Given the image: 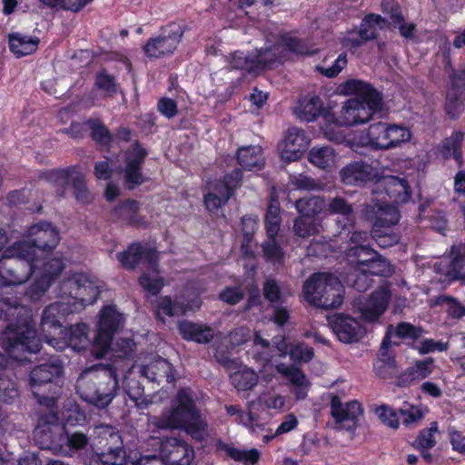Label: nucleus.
<instances>
[{
    "instance_id": "f257e3e1",
    "label": "nucleus",
    "mask_w": 465,
    "mask_h": 465,
    "mask_svg": "<svg viewBox=\"0 0 465 465\" xmlns=\"http://www.w3.org/2000/svg\"><path fill=\"white\" fill-rule=\"evenodd\" d=\"M0 248V278L5 288H0V320L7 322L0 334V346L16 361H28V354H35L42 349L31 308L21 303L7 287L27 282L36 272L40 260L33 253L25 241L9 245L4 252Z\"/></svg>"
},
{
    "instance_id": "f03ea898",
    "label": "nucleus",
    "mask_w": 465,
    "mask_h": 465,
    "mask_svg": "<svg viewBox=\"0 0 465 465\" xmlns=\"http://www.w3.org/2000/svg\"><path fill=\"white\" fill-rule=\"evenodd\" d=\"M175 400L176 406L162 414L158 426L162 429L183 430L193 440L202 442L208 425L196 406L192 389H180Z\"/></svg>"
},
{
    "instance_id": "7ed1b4c3",
    "label": "nucleus",
    "mask_w": 465,
    "mask_h": 465,
    "mask_svg": "<svg viewBox=\"0 0 465 465\" xmlns=\"http://www.w3.org/2000/svg\"><path fill=\"white\" fill-rule=\"evenodd\" d=\"M75 387L83 401L98 409H105L119 391L117 368L107 364L87 370L81 373Z\"/></svg>"
},
{
    "instance_id": "20e7f679",
    "label": "nucleus",
    "mask_w": 465,
    "mask_h": 465,
    "mask_svg": "<svg viewBox=\"0 0 465 465\" xmlns=\"http://www.w3.org/2000/svg\"><path fill=\"white\" fill-rule=\"evenodd\" d=\"M64 364L60 359L52 358L47 362L35 366L29 372V387L37 402L46 408L56 406L61 393Z\"/></svg>"
},
{
    "instance_id": "39448f33",
    "label": "nucleus",
    "mask_w": 465,
    "mask_h": 465,
    "mask_svg": "<svg viewBox=\"0 0 465 465\" xmlns=\"http://www.w3.org/2000/svg\"><path fill=\"white\" fill-rule=\"evenodd\" d=\"M361 216L371 224V239L383 249L396 245L401 235L394 232L401 214L398 207L390 204L367 203L363 204Z\"/></svg>"
},
{
    "instance_id": "423d86ee",
    "label": "nucleus",
    "mask_w": 465,
    "mask_h": 465,
    "mask_svg": "<svg viewBox=\"0 0 465 465\" xmlns=\"http://www.w3.org/2000/svg\"><path fill=\"white\" fill-rule=\"evenodd\" d=\"M302 293L310 303L326 310L340 307L343 302V286L332 273L312 274L302 286Z\"/></svg>"
},
{
    "instance_id": "0eeeda50",
    "label": "nucleus",
    "mask_w": 465,
    "mask_h": 465,
    "mask_svg": "<svg viewBox=\"0 0 465 465\" xmlns=\"http://www.w3.org/2000/svg\"><path fill=\"white\" fill-rule=\"evenodd\" d=\"M183 21H173L160 27L157 35L150 37L143 45L144 55L150 60L169 57L174 54L185 33Z\"/></svg>"
},
{
    "instance_id": "6e6552de",
    "label": "nucleus",
    "mask_w": 465,
    "mask_h": 465,
    "mask_svg": "<svg viewBox=\"0 0 465 465\" xmlns=\"http://www.w3.org/2000/svg\"><path fill=\"white\" fill-rule=\"evenodd\" d=\"M123 315L114 305L104 306L99 312L96 334L91 352L96 359L104 358L110 349L114 334L123 324Z\"/></svg>"
},
{
    "instance_id": "1a4fd4ad",
    "label": "nucleus",
    "mask_w": 465,
    "mask_h": 465,
    "mask_svg": "<svg viewBox=\"0 0 465 465\" xmlns=\"http://www.w3.org/2000/svg\"><path fill=\"white\" fill-rule=\"evenodd\" d=\"M122 268L134 271L140 263H144L153 273L160 272V254L156 247L148 242H132L127 248L116 254Z\"/></svg>"
},
{
    "instance_id": "9d476101",
    "label": "nucleus",
    "mask_w": 465,
    "mask_h": 465,
    "mask_svg": "<svg viewBox=\"0 0 465 465\" xmlns=\"http://www.w3.org/2000/svg\"><path fill=\"white\" fill-rule=\"evenodd\" d=\"M372 192L381 196V200L390 202V205H397L408 203L411 198V189L406 178L394 175L378 176L373 183ZM371 203H381L371 201ZM383 204H389L384 203Z\"/></svg>"
},
{
    "instance_id": "9b49d317",
    "label": "nucleus",
    "mask_w": 465,
    "mask_h": 465,
    "mask_svg": "<svg viewBox=\"0 0 465 465\" xmlns=\"http://www.w3.org/2000/svg\"><path fill=\"white\" fill-rule=\"evenodd\" d=\"M59 289L61 296L71 298L84 306L94 304L100 295L94 283L82 272L64 279Z\"/></svg>"
},
{
    "instance_id": "f8f14e48",
    "label": "nucleus",
    "mask_w": 465,
    "mask_h": 465,
    "mask_svg": "<svg viewBox=\"0 0 465 465\" xmlns=\"http://www.w3.org/2000/svg\"><path fill=\"white\" fill-rule=\"evenodd\" d=\"M341 92L346 95H356L357 102L376 113L384 106L383 94L372 84L360 79H348L340 85Z\"/></svg>"
},
{
    "instance_id": "ddd939ff",
    "label": "nucleus",
    "mask_w": 465,
    "mask_h": 465,
    "mask_svg": "<svg viewBox=\"0 0 465 465\" xmlns=\"http://www.w3.org/2000/svg\"><path fill=\"white\" fill-rule=\"evenodd\" d=\"M277 63L274 53L269 49H259L254 57L246 55L243 52L235 51L231 54L230 64L233 69L245 71L248 74H258L265 69H272Z\"/></svg>"
},
{
    "instance_id": "4468645a",
    "label": "nucleus",
    "mask_w": 465,
    "mask_h": 465,
    "mask_svg": "<svg viewBox=\"0 0 465 465\" xmlns=\"http://www.w3.org/2000/svg\"><path fill=\"white\" fill-rule=\"evenodd\" d=\"M159 458L164 465H190L194 459V450L184 440L165 438L160 442Z\"/></svg>"
},
{
    "instance_id": "2eb2a0df",
    "label": "nucleus",
    "mask_w": 465,
    "mask_h": 465,
    "mask_svg": "<svg viewBox=\"0 0 465 465\" xmlns=\"http://www.w3.org/2000/svg\"><path fill=\"white\" fill-rule=\"evenodd\" d=\"M27 232L30 240L25 242L32 247L35 257H38V252L51 253L60 241L59 232L51 223L43 222L33 224L28 228Z\"/></svg>"
},
{
    "instance_id": "dca6fc26",
    "label": "nucleus",
    "mask_w": 465,
    "mask_h": 465,
    "mask_svg": "<svg viewBox=\"0 0 465 465\" xmlns=\"http://www.w3.org/2000/svg\"><path fill=\"white\" fill-rule=\"evenodd\" d=\"M327 322L343 343L357 342L364 336L365 330L361 322L348 314L333 313L327 317Z\"/></svg>"
},
{
    "instance_id": "f3484780",
    "label": "nucleus",
    "mask_w": 465,
    "mask_h": 465,
    "mask_svg": "<svg viewBox=\"0 0 465 465\" xmlns=\"http://www.w3.org/2000/svg\"><path fill=\"white\" fill-rule=\"evenodd\" d=\"M146 156L147 151L138 142L134 143L125 160L124 181L126 189L134 190L146 181L142 173Z\"/></svg>"
},
{
    "instance_id": "a211bd4d",
    "label": "nucleus",
    "mask_w": 465,
    "mask_h": 465,
    "mask_svg": "<svg viewBox=\"0 0 465 465\" xmlns=\"http://www.w3.org/2000/svg\"><path fill=\"white\" fill-rule=\"evenodd\" d=\"M141 203L134 199H125L116 204L110 213L113 223L123 227L140 228L146 224L140 213Z\"/></svg>"
},
{
    "instance_id": "6ab92c4d",
    "label": "nucleus",
    "mask_w": 465,
    "mask_h": 465,
    "mask_svg": "<svg viewBox=\"0 0 465 465\" xmlns=\"http://www.w3.org/2000/svg\"><path fill=\"white\" fill-rule=\"evenodd\" d=\"M356 105L350 104L348 100L342 106L341 116L337 118L333 114L326 112L324 114L325 125L322 127L325 136L331 141L340 143L344 139V135L336 131V128L341 126H353L357 125L359 120L356 119Z\"/></svg>"
},
{
    "instance_id": "aec40b11",
    "label": "nucleus",
    "mask_w": 465,
    "mask_h": 465,
    "mask_svg": "<svg viewBox=\"0 0 465 465\" xmlns=\"http://www.w3.org/2000/svg\"><path fill=\"white\" fill-rule=\"evenodd\" d=\"M363 413L361 404L357 401H350L344 406L338 395H332L331 399V415L336 424L346 429L354 430L359 417Z\"/></svg>"
},
{
    "instance_id": "412c9836",
    "label": "nucleus",
    "mask_w": 465,
    "mask_h": 465,
    "mask_svg": "<svg viewBox=\"0 0 465 465\" xmlns=\"http://www.w3.org/2000/svg\"><path fill=\"white\" fill-rule=\"evenodd\" d=\"M341 182L351 186H364L368 183L375 182L378 173L373 166L365 161H352L340 171Z\"/></svg>"
},
{
    "instance_id": "4be33fe9",
    "label": "nucleus",
    "mask_w": 465,
    "mask_h": 465,
    "mask_svg": "<svg viewBox=\"0 0 465 465\" xmlns=\"http://www.w3.org/2000/svg\"><path fill=\"white\" fill-rule=\"evenodd\" d=\"M68 312V306L59 302L49 304L43 311L40 325L43 332L47 333L46 338L50 344L56 341L54 335L64 328L63 322Z\"/></svg>"
},
{
    "instance_id": "5701e85b",
    "label": "nucleus",
    "mask_w": 465,
    "mask_h": 465,
    "mask_svg": "<svg viewBox=\"0 0 465 465\" xmlns=\"http://www.w3.org/2000/svg\"><path fill=\"white\" fill-rule=\"evenodd\" d=\"M391 298V292L388 286L378 287L361 304V317L369 322H376L386 312Z\"/></svg>"
},
{
    "instance_id": "b1692460",
    "label": "nucleus",
    "mask_w": 465,
    "mask_h": 465,
    "mask_svg": "<svg viewBox=\"0 0 465 465\" xmlns=\"http://www.w3.org/2000/svg\"><path fill=\"white\" fill-rule=\"evenodd\" d=\"M310 139L303 130L297 127L289 128L284 135L281 158L287 163L301 159L307 151Z\"/></svg>"
},
{
    "instance_id": "393cba45",
    "label": "nucleus",
    "mask_w": 465,
    "mask_h": 465,
    "mask_svg": "<svg viewBox=\"0 0 465 465\" xmlns=\"http://www.w3.org/2000/svg\"><path fill=\"white\" fill-rule=\"evenodd\" d=\"M390 124L378 122L371 124L365 132L353 137V143L374 150H388Z\"/></svg>"
},
{
    "instance_id": "a878e982",
    "label": "nucleus",
    "mask_w": 465,
    "mask_h": 465,
    "mask_svg": "<svg viewBox=\"0 0 465 465\" xmlns=\"http://www.w3.org/2000/svg\"><path fill=\"white\" fill-rule=\"evenodd\" d=\"M450 83L446 94L444 111L450 119L457 120L465 109V85L462 86L460 84L463 79L460 74L455 72L450 75Z\"/></svg>"
},
{
    "instance_id": "bb28decb",
    "label": "nucleus",
    "mask_w": 465,
    "mask_h": 465,
    "mask_svg": "<svg viewBox=\"0 0 465 465\" xmlns=\"http://www.w3.org/2000/svg\"><path fill=\"white\" fill-rule=\"evenodd\" d=\"M88 331L89 326L84 322L64 327L58 333L59 337L55 343L59 349L71 347L75 351H84L89 343Z\"/></svg>"
},
{
    "instance_id": "cd10ccee",
    "label": "nucleus",
    "mask_w": 465,
    "mask_h": 465,
    "mask_svg": "<svg viewBox=\"0 0 465 465\" xmlns=\"http://www.w3.org/2000/svg\"><path fill=\"white\" fill-rule=\"evenodd\" d=\"M81 170L79 165H70L65 168L46 170L40 174L41 179L55 187V194L64 198L68 186L73 183V177Z\"/></svg>"
},
{
    "instance_id": "c85d7f7f",
    "label": "nucleus",
    "mask_w": 465,
    "mask_h": 465,
    "mask_svg": "<svg viewBox=\"0 0 465 465\" xmlns=\"http://www.w3.org/2000/svg\"><path fill=\"white\" fill-rule=\"evenodd\" d=\"M177 329L184 341L198 344H208L214 338L213 329L207 324L183 320L178 323Z\"/></svg>"
},
{
    "instance_id": "c756f323",
    "label": "nucleus",
    "mask_w": 465,
    "mask_h": 465,
    "mask_svg": "<svg viewBox=\"0 0 465 465\" xmlns=\"http://www.w3.org/2000/svg\"><path fill=\"white\" fill-rule=\"evenodd\" d=\"M215 452L218 457L223 459L229 457L235 461H242L244 465H254L260 458L261 453L257 449L248 450L234 448L232 443H226L222 439L214 440Z\"/></svg>"
},
{
    "instance_id": "7c9ffc66",
    "label": "nucleus",
    "mask_w": 465,
    "mask_h": 465,
    "mask_svg": "<svg viewBox=\"0 0 465 465\" xmlns=\"http://www.w3.org/2000/svg\"><path fill=\"white\" fill-rule=\"evenodd\" d=\"M235 158L241 169L261 171L265 165L262 148L260 145H246L238 148Z\"/></svg>"
},
{
    "instance_id": "2f4dec72",
    "label": "nucleus",
    "mask_w": 465,
    "mask_h": 465,
    "mask_svg": "<svg viewBox=\"0 0 465 465\" xmlns=\"http://www.w3.org/2000/svg\"><path fill=\"white\" fill-rule=\"evenodd\" d=\"M432 358L418 360L412 366L408 367L398 379L400 386H409L414 381L427 378L432 372Z\"/></svg>"
},
{
    "instance_id": "473e14b6",
    "label": "nucleus",
    "mask_w": 465,
    "mask_h": 465,
    "mask_svg": "<svg viewBox=\"0 0 465 465\" xmlns=\"http://www.w3.org/2000/svg\"><path fill=\"white\" fill-rule=\"evenodd\" d=\"M39 43L40 40L37 36L20 33H12L8 35L9 49L17 58L34 54L37 50Z\"/></svg>"
},
{
    "instance_id": "72a5a7b5",
    "label": "nucleus",
    "mask_w": 465,
    "mask_h": 465,
    "mask_svg": "<svg viewBox=\"0 0 465 465\" xmlns=\"http://www.w3.org/2000/svg\"><path fill=\"white\" fill-rule=\"evenodd\" d=\"M143 372L151 381L158 383L163 380L168 383L174 382L176 380L175 370L173 364L168 360L163 358H160L148 366H144L143 368Z\"/></svg>"
},
{
    "instance_id": "f704fd0d",
    "label": "nucleus",
    "mask_w": 465,
    "mask_h": 465,
    "mask_svg": "<svg viewBox=\"0 0 465 465\" xmlns=\"http://www.w3.org/2000/svg\"><path fill=\"white\" fill-rule=\"evenodd\" d=\"M437 431V422H433L430 428L420 430L415 440L411 442V446L420 452L421 457L428 463H431L433 460L429 450L437 443L435 439Z\"/></svg>"
},
{
    "instance_id": "c9c22d12",
    "label": "nucleus",
    "mask_w": 465,
    "mask_h": 465,
    "mask_svg": "<svg viewBox=\"0 0 465 465\" xmlns=\"http://www.w3.org/2000/svg\"><path fill=\"white\" fill-rule=\"evenodd\" d=\"M323 103L317 95L306 96L299 101L295 114L300 120L308 123L315 121L321 114L324 116Z\"/></svg>"
},
{
    "instance_id": "e433bc0d",
    "label": "nucleus",
    "mask_w": 465,
    "mask_h": 465,
    "mask_svg": "<svg viewBox=\"0 0 465 465\" xmlns=\"http://www.w3.org/2000/svg\"><path fill=\"white\" fill-rule=\"evenodd\" d=\"M387 19L381 15L369 13L362 18L360 29L358 32L365 41L376 40L379 36V30H383L386 27Z\"/></svg>"
},
{
    "instance_id": "4c0bfd02",
    "label": "nucleus",
    "mask_w": 465,
    "mask_h": 465,
    "mask_svg": "<svg viewBox=\"0 0 465 465\" xmlns=\"http://www.w3.org/2000/svg\"><path fill=\"white\" fill-rule=\"evenodd\" d=\"M54 429L57 431H54L51 426L37 429L35 431V440L40 449L50 450H61L62 427L55 426Z\"/></svg>"
},
{
    "instance_id": "58836bf2",
    "label": "nucleus",
    "mask_w": 465,
    "mask_h": 465,
    "mask_svg": "<svg viewBox=\"0 0 465 465\" xmlns=\"http://www.w3.org/2000/svg\"><path fill=\"white\" fill-rule=\"evenodd\" d=\"M464 134L461 131H454L450 136L442 140L440 146V153L443 159L449 160L451 157L458 163L462 160V142Z\"/></svg>"
},
{
    "instance_id": "ea45409f",
    "label": "nucleus",
    "mask_w": 465,
    "mask_h": 465,
    "mask_svg": "<svg viewBox=\"0 0 465 465\" xmlns=\"http://www.w3.org/2000/svg\"><path fill=\"white\" fill-rule=\"evenodd\" d=\"M20 395L17 379L12 371H0V401L12 404Z\"/></svg>"
},
{
    "instance_id": "a19ab883",
    "label": "nucleus",
    "mask_w": 465,
    "mask_h": 465,
    "mask_svg": "<svg viewBox=\"0 0 465 465\" xmlns=\"http://www.w3.org/2000/svg\"><path fill=\"white\" fill-rule=\"evenodd\" d=\"M243 173L241 168H235L232 172L225 173L221 179L214 182L213 191H220L226 193V198L231 199L236 190L242 186Z\"/></svg>"
},
{
    "instance_id": "79ce46f5",
    "label": "nucleus",
    "mask_w": 465,
    "mask_h": 465,
    "mask_svg": "<svg viewBox=\"0 0 465 465\" xmlns=\"http://www.w3.org/2000/svg\"><path fill=\"white\" fill-rule=\"evenodd\" d=\"M90 130V137L98 145L110 147L114 143V135L100 118L90 117L85 120Z\"/></svg>"
},
{
    "instance_id": "37998d69",
    "label": "nucleus",
    "mask_w": 465,
    "mask_h": 465,
    "mask_svg": "<svg viewBox=\"0 0 465 465\" xmlns=\"http://www.w3.org/2000/svg\"><path fill=\"white\" fill-rule=\"evenodd\" d=\"M379 252L371 245L370 246H351L345 251V257L352 267H366Z\"/></svg>"
},
{
    "instance_id": "c03bdc74",
    "label": "nucleus",
    "mask_w": 465,
    "mask_h": 465,
    "mask_svg": "<svg viewBox=\"0 0 465 465\" xmlns=\"http://www.w3.org/2000/svg\"><path fill=\"white\" fill-rule=\"evenodd\" d=\"M40 260L38 268V276L42 279L48 281L51 285L61 274L64 269V263L61 258L56 257H39Z\"/></svg>"
},
{
    "instance_id": "a18cd8bd",
    "label": "nucleus",
    "mask_w": 465,
    "mask_h": 465,
    "mask_svg": "<svg viewBox=\"0 0 465 465\" xmlns=\"http://www.w3.org/2000/svg\"><path fill=\"white\" fill-rule=\"evenodd\" d=\"M279 39L286 50L296 55L312 56L316 54L308 40L293 36L291 33L280 35Z\"/></svg>"
},
{
    "instance_id": "49530a36",
    "label": "nucleus",
    "mask_w": 465,
    "mask_h": 465,
    "mask_svg": "<svg viewBox=\"0 0 465 465\" xmlns=\"http://www.w3.org/2000/svg\"><path fill=\"white\" fill-rule=\"evenodd\" d=\"M190 310V305L187 301L183 298L172 299L171 296L165 295L160 298L157 303V315L163 312L168 317L178 315H184Z\"/></svg>"
},
{
    "instance_id": "de8ad7c7",
    "label": "nucleus",
    "mask_w": 465,
    "mask_h": 465,
    "mask_svg": "<svg viewBox=\"0 0 465 465\" xmlns=\"http://www.w3.org/2000/svg\"><path fill=\"white\" fill-rule=\"evenodd\" d=\"M281 223L280 203L277 200L272 199L264 216V225L269 239L276 237L280 230Z\"/></svg>"
},
{
    "instance_id": "09e8293b",
    "label": "nucleus",
    "mask_w": 465,
    "mask_h": 465,
    "mask_svg": "<svg viewBox=\"0 0 465 465\" xmlns=\"http://www.w3.org/2000/svg\"><path fill=\"white\" fill-rule=\"evenodd\" d=\"M136 344L132 338H119L111 342L110 349L106 355L114 359L131 361L134 358Z\"/></svg>"
},
{
    "instance_id": "8fccbe9b",
    "label": "nucleus",
    "mask_w": 465,
    "mask_h": 465,
    "mask_svg": "<svg viewBox=\"0 0 465 465\" xmlns=\"http://www.w3.org/2000/svg\"><path fill=\"white\" fill-rule=\"evenodd\" d=\"M295 207L301 215L315 219L324 207V200L320 196L302 197L296 201Z\"/></svg>"
},
{
    "instance_id": "3c124183",
    "label": "nucleus",
    "mask_w": 465,
    "mask_h": 465,
    "mask_svg": "<svg viewBox=\"0 0 465 465\" xmlns=\"http://www.w3.org/2000/svg\"><path fill=\"white\" fill-rule=\"evenodd\" d=\"M309 161L319 168L327 169L335 162V152L330 146L312 147L309 152Z\"/></svg>"
},
{
    "instance_id": "603ef678",
    "label": "nucleus",
    "mask_w": 465,
    "mask_h": 465,
    "mask_svg": "<svg viewBox=\"0 0 465 465\" xmlns=\"http://www.w3.org/2000/svg\"><path fill=\"white\" fill-rule=\"evenodd\" d=\"M353 271L349 272L345 278L348 286L359 292H364L374 283L373 278L363 269L353 267Z\"/></svg>"
},
{
    "instance_id": "864d4df0",
    "label": "nucleus",
    "mask_w": 465,
    "mask_h": 465,
    "mask_svg": "<svg viewBox=\"0 0 465 465\" xmlns=\"http://www.w3.org/2000/svg\"><path fill=\"white\" fill-rule=\"evenodd\" d=\"M230 381L237 391H246L252 390L257 384L258 376L252 370L244 369L231 374Z\"/></svg>"
},
{
    "instance_id": "5fc2aeb1",
    "label": "nucleus",
    "mask_w": 465,
    "mask_h": 465,
    "mask_svg": "<svg viewBox=\"0 0 465 465\" xmlns=\"http://www.w3.org/2000/svg\"><path fill=\"white\" fill-rule=\"evenodd\" d=\"M329 211L331 213L343 216L347 222L343 228L353 223L355 217L353 206L345 198L341 196L332 198L329 203Z\"/></svg>"
},
{
    "instance_id": "6e6d98bb",
    "label": "nucleus",
    "mask_w": 465,
    "mask_h": 465,
    "mask_svg": "<svg viewBox=\"0 0 465 465\" xmlns=\"http://www.w3.org/2000/svg\"><path fill=\"white\" fill-rule=\"evenodd\" d=\"M423 333L424 329L421 326H416L408 322H401L395 328L396 337L402 340L406 345L408 342L416 343Z\"/></svg>"
},
{
    "instance_id": "4d7b16f0",
    "label": "nucleus",
    "mask_w": 465,
    "mask_h": 465,
    "mask_svg": "<svg viewBox=\"0 0 465 465\" xmlns=\"http://www.w3.org/2000/svg\"><path fill=\"white\" fill-rule=\"evenodd\" d=\"M94 86L102 91L107 97H113L118 90V84L113 74L103 69L96 73L94 77Z\"/></svg>"
},
{
    "instance_id": "13d9d810",
    "label": "nucleus",
    "mask_w": 465,
    "mask_h": 465,
    "mask_svg": "<svg viewBox=\"0 0 465 465\" xmlns=\"http://www.w3.org/2000/svg\"><path fill=\"white\" fill-rule=\"evenodd\" d=\"M73 193L75 200L82 204H88L92 202L93 196L86 185L85 175L80 170L73 177Z\"/></svg>"
},
{
    "instance_id": "bf43d9fd",
    "label": "nucleus",
    "mask_w": 465,
    "mask_h": 465,
    "mask_svg": "<svg viewBox=\"0 0 465 465\" xmlns=\"http://www.w3.org/2000/svg\"><path fill=\"white\" fill-rule=\"evenodd\" d=\"M381 12L387 19L386 27L391 29V26L397 22H402L404 15L401 5L396 0H382L381 3Z\"/></svg>"
},
{
    "instance_id": "052dcab7",
    "label": "nucleus",
    "mask_w": 465,
    "mask_h": 465,
    "mask_svg": "<svg viewBox=\"0 0 465 465\" xmlns=\"http://www.w3.org/2000/svg\"><path fill=\"white\" fill-rule=\"evenodd\" d=\"M262 258L266 262L282 264L284 262V253L275 238L269 239L262 243Z\"/></svg>"
},
{
    "instance_id": "680f3d73",
    "label": "nucleus",
    "mask_w": 465,
    "mask_h": 465,
    "mask_svg": "<svg viewBox=\"0 0 465 465\" xmlns=\"http://www.w3.org/2000/svg\"><path fill=\"white\" fill-rule=\"evenodd\" d=\"M87 444L88 438L86 434L81 431L69 433L64 426L62 427L61 449L66 446L70 450H79L84 449Z\"/></svg>"
},
{
    "instance_id": "e2e57ef3",
    "label": "nucleus",
    "mask_w": 465,
    "mask_h": 465,
    "mask_svg": "<svg viewBox=\"0 0 465 465\" xmlns=\"http://www.w3.org/2000/svg\"><path fill=\"white\" fill-rule=\"evenodd\" d=\"M370 276L389 277L392 273L390 262L380 253L366 267H361Z\"/></svg>"
},
{
    "instance_id": "0e129e2a",
    "label": "nucleus",
    "mask_w": 465,
    "mask_h": 465,
    "mask_svg": "<svg viewBox=\"0 0 465 465\" xmlns=\"http://www.w3.org/2000/svg\"><path fill=\"white\" fill-rule=\"evenodd\" d=\"M411 137V133L409 128L402 124H390L389 128V141L391 144H388V150L396 148L401 143H407Z\"/></svg>"
},
{
    "instance_id": "69168bd1",
    "label": "nucleus",
    "mask_w": 465,
    "mask_h": 465,
    "mask_svg": "<svg viewBox=\"0 0 465 465\" xmlns=\"http://www.w3.org/2000/svg\"><path fill=\"white\" fill-rule=\"evenodd\" d=\"M294 233L302 238H306L318 232L316 219L301 215L294 220Z\"/></svg>"
},
{
    "instance_id": "338daca9",
    "label": "nucleus",
    "mask_w": 465,
    "mask_h": 465,
    "mask_svg": "<svg viewBox=\"0 0 465 465\" xmlns=\"http://www.w3.org/2000/svg\"><path fill=\"white\" fill-rule=\"evenodd\" d=\"M407 346L418 351L421 355L429 354L434 351H446L449 348L448 342L442 341H435L431 338L422 340L419 344L408 342Z\"/></svg>"
},
{
    "instance_id": "774afa93",
    "label": "nucleus",
    "mask_w": 465,
    "mask_h": 465,
    "mask_svg": "<svg viewBox=\"0 0 465 465\" xmlns=\"http://www.w3.org/2000/svg\"><path fill=\"white\" fill-rule=\"evenodd\" d=\"M262 295L272 305L282 302L283 294L276 279L269 277L264 280L262 283Z\"/></svg>"
}]
</instances>
